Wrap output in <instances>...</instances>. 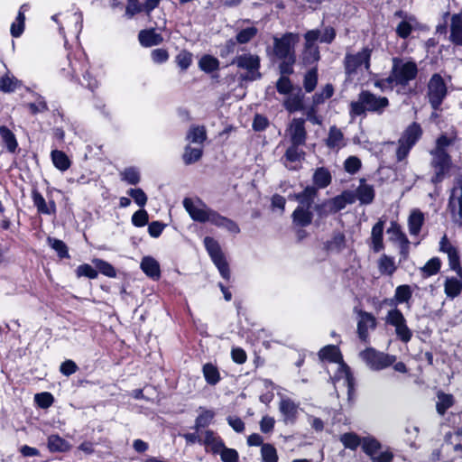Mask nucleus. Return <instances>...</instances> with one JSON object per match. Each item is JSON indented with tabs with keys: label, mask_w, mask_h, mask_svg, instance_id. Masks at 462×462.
Here are the masks:
<instances>
[{
	"label": "nucleus",
	"mask_w": 462,
	"mask_h": 462,
	"mask_svg": "<svg viewBox=\"0 0 462 462\" xmlns=\"http://www.w3.org/2000/svg\"><path fill=\"white\" fill-rule=\"evenodd\" d=\"M273 55L281 60L280 73L291 75L296 62V46L300 42V35L295 32H286L282 36H273Z\"/></svg>",
	"instance_id": "nucleus-1"
},
{
	"label": "nucleus",
	"mask_w": 462,
	"mask_h": 462,
	"mask_svg": "<svg viewBox=\"0 0 462 462\" xmlns=\"http://www.w3.org/2000/svg\"><path fill=\"white\" fill-rule=\"evenodd\" d=\"M457 139V133L451 131L450 133L442 134L436 140V146L430 152L432 155V167L435 173L432 177L434 183H439L443 180L446 174L448 172L451 165L450 157L447 152L448 147L455 144Z\"/></svg>",
	"instance_id": "nucleus-2"
},
{
	"label": "nucleus",
	"mask_w": 462,
	"mask_h": 462,
	"mask_svg": "<svg viewBox=\"0 0 462 462\" xmlns=\"http://www.w3.org/2000/svg\"><path fill=\"white\" fill-rule=\"evenodd\" d=\"M319 355L321 359L336 364L337 373L334 379L338 383L342 382L347 387V392L350 395L354 390V378L349 367L343 362L338 347L334 345L326 346L319 351Z\"/></svg>",
	"instance_id": "nucleus-3"
},
{
	"label": "nucleus",
	"mask_w": 462,
	"mask_h": 462,
	"mask_svg": "<svg viewBox=\"0 0 462 462\" xmlns=\"http://www.w3.org/2000/svg\"><path fill=\"white\" fill-rule=\"evenodd\" d=\"M373 49L364 47L356 53L347 52L344 59L346 74L350 80H358L364 72L370 70V60Z\"/></svg>",
	"instance_id": "nucleus-4"
},
{
	"label": "nucleus",
	"mask_w": 462,
	"mask_h": 462,
	"mask_svg": "<svg viewBox=\"0 0 462 462\" xmlns=\"http://www.w3.org/2000/svg\"><path fill=\"white\" fill-rule=\"evenodd\" d=\"M417 72L418 69L415 62L393 58L389 80H392L396 85H406L409 81L415 79Z\"/></svg>",
	"instance_id": "nucleus-5"
},
{
	"label": "nucleus",
	"mask_w": 462,
	"mask_h": 462,
	"mask_svg": "<svg viewBox=\"0 0 462 462\" xmlns=\"http://www.w3.org/2000/svg\"><path fill=\"white\" fill-rule=\"evenodd\" d=\"M360 357L366 365L375 371L389 367L396 361V356L368 347L360 353Z\"/></svg>",
	"instance_id": "nucleus-6"
},
{
	"label": "nucleus",
	"mask_w": 462,
	"mask_h": 462,
	"mask_svg": "<svg viewBox=\"0 0 462 462\" xmlns=\"http://www.w3.org/2000/svg\"><path fill=\"white\" fill-rule=\"evenodd\" d=\"M204 245L214 264L218 269L220 275L224 279L229 280L230 271L228 263L226 261L225 255L221 250L218 242L213 237L206 236L204 238Z\"/></svg>",
	"instance_id": "nucleus-7"
},
{
	"label": "nucleus",
	"mask_w": 462,
	"mask_h": 462,
	"mask_svg": "<svg viewBox=\"0 0 462 462\" xmlns=\"http://www.w3.org/2000/svg\"><path fill=\"white\" fill-rule=\"evenodd\" d=\"M232 64H236L238 68L246 70V75L244 77L245 79L256 80L260 79L259 72L260 58L258 55L252 53H245L236 56Z\"/></svg>",
	"instance_id": "nucleus-8"
},
{
	"label": "nucleus",
	"mask_w": 462,
	"mask_h": 462,
	"mask_svg": "<svg viewBox=\"0 0 462 462\" xmlns=\"http://www.w3.org/2000/svg\"><path fill=\"white\" fill-rule=\"evenodd\" d=\"M319 37V30H310L304 34L305 43L300 58L305 65L315 63L319 60V50L316 44Z\"/></svg>",
	"instance_id": "nucleus-9"
},
{
	"label": "nucleus",
	"mask_w": 462,
	"mask_h": 462,
	"mask_svg": "<svg viewBox=\"0 0 462 462\" xmlns=\"http://www.w3.org/2000/svg\"><path fill=\"white\" fill-rule=\"evenodd\" d=\"M447 95V87L439 74H434L428 84V97L433 109L437 110Z\"/></svg>",
	"instance_id": "nucleus-10"
},
{
	"label": "nucleus",
	"mask_w": 462,
	"mask_h": 462,
	"mask_svg": "<svg viewBox=\"0 0 462 462\" xmlns=\"http://www.w3.org/2000/svg\"><path fill=\"white\" fill-rule=\"evenodd\" d=\"M183 206L193 220L201 223L208 222L213 211L200 199H185Z\"/></svg>",
	"instance_id": "nucleus-11"
},
{
	"label": "nucleus",
	"mask_w": 462,
	"mask_h": 462,
	"mask_svg": "<svg viewBox=\"0 0 462 462\" xmlns=\"http://www.w3.org/2000/svg\"><path fill=\"white\" fill-rule=\"evenodd\" d=\"M458 187L451 191L448 208L450 209L453 221L462 226V177L459 179Z\"/></svg>",
	"instance_id": "nucleus-12"
},
{
	"label": "nucleus",
	"mask_w": 462,
	"mask_h": 462,
	"mask_svg": "<svg viewBox=\"0 0 462 462\" xmlns=\"http://www.w3.org/2000/svg\"><path fill=\"white\" fill-rule=\"evenodd\" d=\"M361 100L365 103L367 111L382 114L389 106V100L385 97H377L369 91L361 92Z\"/></svg>",
	"instance_id": "nucleus-13"
},
{
	"label": "nucleus",
	"mask_w": 462,
	"mask_h": 462,
	"mask_svg": "<svg viewBox=\"0 0 462 462\" xmlns=\"http://www.w3.org/2000/svg\"><path fill=\"white\" fill-rule=\"evenodd\" d=\"M376 328V319L369 312L360 311L357 321V334L359 338L367 342L369 338V331Z\"/></svg>",
	"instance_id": "nucleus-14"
},
{
	"label": "nucleus",
	"mask_w": 462,
	"mask_h": 462,
	"mask_svg": "<svg viewBox=\"0 0 462 462\" xmlns=\"http://www.w3.org/2000/svg\"><path fill=\"white\" fill-rule=\"evenodd\" d=\"M279 411L285 424L295 423L299 414V404L288 397H282Z\"/></svg>",
	"instance_id": "nucleus-15"
},
{
	"label": "nucleus",
	"mask_w": 462,
	"mask_h": 462,
	"mask_svg": "<svg viewBox=\"0 0 462 462\" xmlns=\"http://www.w3.org/2000/svg\"><path fill=\"white\" fill-rule=\"evenodd\" d=\"M304 123L301 118H294L290 124L287 133L292 144H304L307 134Z\"/></svg>",
	"instance_id": "nucleus-16"
},
{
	"label": "nucleus",
	"mask_w": 462,
	"mask_h": 462,
	"mask_svg": "<svg viewBox=\"0 0 462 462\" xmlns=\"http://www.w3.org/2000/svg\"><path fill=\"white\" fill-rule=\"evenodd\" d=\"M387 232L391 234V239L399 244L401 254L403 258H406L409 254L410 242L405 234L402 231L401 226L395 222H392Z\"/></svg>",
	"instance_id": "nucleus-17"
},
{
	"label": "nucleus",
	"mask_w": 462,
	"mask_h": 462,
	"mask_svg": "<svg viewBox=\"0 0 462 462\" xmlns=\"http://www.w3.org/2000/svg\"><path fill=\"white\" fill-rule=\"evenodd\" d=\"M317 195V188L308 186L301 192L291 195L290 199L297 200L299 203L298 207L311 208Z\"/></svg>",
	"instance_id": "nucleus-18"
},
{
	"label": "nucleus",
	"mask_w": 462,
	"mask_h": 462,
	"mask_svg": "<svg viewBox=\"0 0 462 462\" xmlns=\"http://www.w3.org/2000/svg\"><path fill=\"white\" fill-rule=\"evenodd\" d=\"M449 27L450 42L456 45L462 46V12L451 15Z\"/></svg>",
	"instance_id": "nucleus-19"
},
{
	"label": "nucleus",
	"mask_w": 462,
	"mask_h": 462,
	"mask_svg": "<svg viewBox=\"0 0 462 462\" xmlns=\"http://www.w3.org/2000/svg\"><path fill=\"white\" fill-rule=\"evenodd\" d=\"M33 205L41 214L53 215L56 212V205L53 200L46 202L43 196L37 190H33L32 194Z\"/></svg>",
	"instance_id": "nucleus-20"
},
{
	"label": "nucleus",
	"mask_w": 462,
	"mask_h": 462,
	"mask_svg": "<svg viewBox=\"0 0 462 462\" xmlns=\"http://www.w3.org/2000/svg\"><path fill=\"white\" fill-rule=\"evenodd\" d=\"M383 228L384 221L379 220L372 228L371 231V248L374 252L378 253L383 249Z\"/></svg>",
	"instance_id": "nucleus-21"
},
{
	"label": "nucleus",
	"mask_w": 462,
	"mask_h": 462,
	"mask_svg": "<svg viewBox=\"0 0 462 462\" xmlns=\"http://www.w3.org/2000/svg\"><path fill=\"white\" fill-rule=\"evenodd\" d=\"M141 269L147 276L153 280H158L161 276L160 264L151 256H145L142 259Z\"/></svg>",
	"instance_id": "nucleus-22"
},
{
	"label": "nucleus",
	"mask_w": 462,
	"mask_h": 462,
	"mask_svg": "<svg viewBox=\"0 0 462 462\" xmlns=\"http://www.w3.org/2000/svg\"><path fill=\"white\" fill-rule=\"evenodd\" d=\"M354 194L356 195V200H359L361 204H370L374 199L373 186L366 184L363 180Z\"/></svg>",
	"instance_id": "nucleus-23"
},
{
	"label": "nucleus",
	"mask_w": 462,
	"mask_h": 462,
	"mask_svg": "<svg viewBox=\"0 0 462 462\" xmlns=\"http://www.w3.org/2000/svg\"><path fill=\"white\" fill-rule=\"evenodd\" d=\"M202 444L205 445L207 450H210L214 454H217L225 445L220 437L212 430H206L204 432Z\"/></svg>",
	"instance_id": "nucleus-24"
},
{
	"label": "nucleus",
	"mask_w": 462,
	"mask_h": 462,
	"mask_svg": "<svg viewBox=\"0 0 462 462\" xmlns=\"http://www.w3.org/2000/svg\"><path fill=\"white\" fill-rule=\"evenodd\" d=\"M29 10V5L23 4L18 12L15 21L11 24L10 32L14 38L20 37L24 30L25 12Z\"/></svg>",
	"instance_id": "nucleus-25"
},
{
	"label": "nucleus",
	"mask_w": 462,
	"mask_h": 462,
	"mask_svg": "<svg viewBox=\"0 0 462 462\" xmlns=\"http://www.w3.org/2000/svg\"><path fill=\"white\" fill-rule=\"evenodd\" d=\"M138 38L141 45L144 47L159 45L163 41L162 36L153 29L141 31Z\"/></svg>",
	"instance_id": "nucleus-26"
},
{
	"label": "nucleus",
	"mask_w": 462,
	"mask_h": 462,
	"mask_svg": "<svg viewBox=\"0 0 462 462\" xmlns=\"http://www.w3.org/2000/svg\"><path fill=\"white\" fill-rule=\"evenodd\" d=\"M313 214L310 208L297 207L292 213V221L296 226H307L312 222Z\"/></svg>",
	"instance_id": "nucleus-27"
},
{
	"label": "nucleus",
	"mask_w": 462,
	"mask_h": 462,
	"mask_svg": "<svg viewBox=\"0 0 462 462\" xmlns=\"http://www.w3.org/2000/svg\"><path fill=\"white\" fill-rule=\"evenodd\" d=\"M335 213L346 208L347 204L356 202V195L353 191H344L342 194L329 199Z\"/></svg>",
	"instance_id": "nucleus-28"
},
{
	"label": "nucleus",
	"mask_w": 462,
	"mask_h": 462,
	"mask_svg": "<svg viewBox=\"0 0 462 462\" xmlns=\"http://www.w3.org/2000/svg\"><path fill=\"white\" fill-rule=\"evenodd\" d=\"M298 146L299 145L291 143V146H290L285 152L286 161L291 163V164H286V167L289 170L298 169L299 164L300 163L301 160L303 159L304 152L300 151Z\"/></svg>",
	"instance_id": "nucleus-29"
},
{
	"label": "nucleus",
	"mask_w": 462,
	"mask_h": 462,
	"mask_svg": "<svg viewBox=\"0 0 462 462\" xmlns=\"http://www.w3.org/2000/svg\"><path fill=\"white\" fill-rule=\"evenodd\" d=\"M422 134V130L420 125L417 123H413L407 127V129L402 134L400 140H402L404 143H408L413 146L416 142L420 138Z\"/></svg>",
	"instance_id": "nucleus-30"
},
{
	"label": "nucleus",
	"mask_w": 462,
	"mask_h": 462,
	"mask_svg": "<svg viewBox=\"0 0 462 462\" xmlns=\"http://www.w3.org/2000/svg\"><path fill=\"white\" fill-rule=\"evenodd\" d=\"M345 236L338 232L324 244V249L327 253H338L345 248Z\"/></svg>",
	"instance_id": "nucleus-31"
},
{
	"label": "nucleus",
	"mask_w": 462,
	"mask_h": 462,
	"mask_svg": "<svg viewBox=\"0 0 462 462\" xmlns=\"http://www.w3.org/2000/svg\"><path fill=\"white\" fill-rule=\"evenodd\" d=\"M455 401L452 394L438 392L436 410L439 415H444L448 409L453 406Z\"/></svg>",
	"instance_id": "nucleus-32"
},
{
	"label": "nucleus",
	"mask_w": 462,
	"mask_h": 462,
	"mask_svg": "<svg viewBox=\"0 0 462 462\" xmlns=\"http://www.w3.org/2000/svg\"><path fill=\"white\" fill-rule=\"evenodd\" d=\"M444 291L447 297L454 299L462 291V280L455 277H448L444 283Z\"/></svg>",
	"instance_id": "nucleus-33"
},
{
	"label": "nucleus",
	"mask_w": 462,
	"mask_h": 462,
	"mask_svg": "<svg viewBox=\"0 0 462 462\" xmlns=\"http://www.w3.org/2000/svg\"><path fill=\"white\" fill-rule=\"evenodd\" d=\"M424 222V216L420 210H413L408 219L409 232L411 236H417Z\"/></svg>",
	"instance_id": "nucleus-34"
},
{
	"label": "nucleus",
	"mask_w": 462,
	"mask_h": 462,
	"mask_svg": "<svg viewBox=\"0 0 462 462\" xmlns=\"http://www.w3.org/2000/svg\"><path fill=\"white\" fill-rule=\"evenodd\" d=\"M327 145L331 149H340L345 145L344 136L340 129L332 126L329 129L328 136L326 140Z\"/></svg>",
	"instance_id": "nucleus-35"
},
{
	"label": "nucleus",
	"mask_w": 462,
	"mask_h": 462,
	"mask_svg": "<svg viewBox=\"0 0 462 462\" xmlns=\"http://www.w3.org/2000/svg\"><path fill=\"white\" fill-rule=\"evenodd\" d=\"M48 448L51 452H66L70 449V444L59 435L53 434L48 438Z\"/></svg>",
	"instance_id": "nucleus-36"
},
{
	"label": "nucleus",
	"mask_w": 462,
	"mask_h": 462,
	"mask_svg": "<svg viewBox=\"0 0 462 462\" xmlns=\"http://www.w3.org/2000/svg\"><path fill=\"white\" fill-rule=\"evenodd\" d=\"M361 447L370 458L382 449L381 443L372 436L363 438Z\"/></svg>",
	"instance_id": "nucleus-37"
},
{
	"label": "nucleus",
	"mask_w": 462,
	"mask_h": 462,
	"mask_svg": "<svg viewBox=\"0 0 462 462\" xmlns=\"http://www.w3.org/2000/svg\"><path fill=\"white\" fill-rule=\"evenodd\" d=\"M285 108L292 113L303 109V95L300 92L290 95L283 103Z\"/></svg>",
	"instance_id": "nucleus-38"
},
{
	"label": "nucleus",
	"mask_w": 462,
	"mask_h": 462,
	"mask_svg": "<svg viewBox=\"0 0 462 462\" xmlns=\"http://www.w3.org/2000/svg\"><path fill=\"white\" fill-rule=\"evenodd\" d=\"M206 138V129L204 126L199 125L191 126L186 136L187 141L197 144H202Z\"/></svg>",
	"instance_id": "nucleus-39"
},
{
	"label": "nucleus",
	"mask_w": 462,
	"mask_h": 462,
	"mask_svg": "<svg viewBox=\"0 0 462 462\" xmlns=\"http://www.w3.org/2000/svg\"><path fill=\"white\" fill-rule=\"evenodd\" d=\"M313 182L319 189L326 188L331 182L330 172L323 167L318 168L313 175Z\"/></svg>",
	"instance_id": "nucleus-40"
},
{
	"label": "nucleus",
	"mask_w": 462,
	"mask_h": 462,
	"mask_svg": "<svg viewBox=\"0 0 462 462\" xmlns=\"http://www.w3.org/2000/svg\"><path fill=\"white\" fill-rule=\"evenodd\" d=\"M54 166L61 171H67L70 167V161L65 152L54 150L51 153Z\"/></svg>",
	"instance_id": "nucleus-41"
},
{
	"label": "nucleus",
	"mask_w": 462,
	"mask_h": 462,
	"mask_svg": "<svg viewBox=\"0 0 462 462\" xmlns=\"http://www.w3.org/2000/svg\"><path fill=\"white\" fill-rule=\"evenodd\" d=\"M378 269L382 274L392 275L396 270L394 259L383 254L378 260Z\"/></svg>",
	"instance_id": "nucleus-42"
},
{
	"label": "nucleus",
	"mask_w": 462,
	"mask_h": 462,
	"mask_svg": "<svg viewBox=\"0 0 462 462\" xmlns=\"http://www.w3.org/2000/svg\"><path fill=\"white\" fill-rule=\"evenodd\" d=\"M340 441L346 448H349L351 450H356L362 445V439L353 432L342 434L340 436Z\"/></svg>",
	"instance_id": "nucleus-43"
},
{
	"label": "nucleus",
	"mask_w": 462,
	"mask_h": 462,
	"mask_svg": "<svg viewBox=\"0 0 462 462\" xmlns=\"http://www.w3.org/2000/svg\"><path fill=\"white\" fill-rule=\"evenodd\" d=\"M441 267V261L438 257L430 259L423 267L420 268L423 277L427 278L437 274Z\"/></svg>",
	"instance_id": "nucleus-44"
},
{
	"label": "nucleus",
	"mask_w": 462,
	"mask_h": 462,
	"mask_svg": "<svg viewBox=\"0 0 462 462\" xmlns=\"http://www.w3.org/2000/svg\"><path fill=\"white\" fill-rule=\"evenodd\" d=\"M0 136L5 143L7 150L14 152L18 145L14 134L6 126H1Z\"/></svg>",
	"instance_id": "nucleus-45"
},
{
	"label": "nucleus",
	"mask_w": 462,
	"mask_h": 462,
	"mask_svg": "<svg viewBox=\"0 0 462 462\" xmlns=\"http://www.w3.org/2000/svg\"><path fill=\"white\" fill-rule=\"evenodd\" d=\"M199 66L201 70L209 73L218 69L219 61L217 58L211 55H204L199 60Z\"/></svg>",
	"instance_id": "nucleus-46"
},
{
	"label": "nucleus",
	"mask_w": 462,
	"mask_h": 462,
	"mask_svg": "<svg viewBox=\"0 0 462 462\" xmlns=\"http://www.w3.org/2000/svg\"><path fill=\"white\" fill-rule=\"evenodd\" d=\"M202 156L201 147H191L189 144L185 147L183 161L185 164H191L198 162Z\"/></svg>",
	"instance_id": "nucleus-47"
},
{
	"label": "nucleus",
	"mask_w": 462,
	"mask_h": 462,
	"mask_svg": "<svg viewBox=\"0 0 462 462\" xmlns=\"http://www.w3.org/2000/svg\"><path fill=\"white\" fill-rule=\"evenodd\" d=\"M121 180L130 185H136L140 181V172L134 167H129L120 172Z\"/></svg>",
	"instance_id": "nucleus-48"
},
{
	"label": "nucleus",
	"mask_w": 462,
	"mask_h": 462,
	"mask_svg": "<svg viewBox=\"0 0 462 462\" xmlns=\"http://www.w3.org/2000/svg\"><path fill=\"white\" fill-rule=\"evenodd\" d=\"M393 327H394L396 336L400 340H402L404 343H407L411 340L412 337V332L408 328L406 324V319H403L402 321L393 325Z\"/></svg>",
	"instance_id": "nucleus-49"
},
{
	"label": "nucleus",
	"mask_w": 462,
	"mask_h": 462,
	"mask_svg": "<svg viewBox=\"0 0 462 462\" xmlns=\"http://www.w3.org/2000/svg\"><path fill=\"white\" fill-rule=\"evenodd\" d=\"M92 263L95 264L97 269L105 276L109 278H115L116 276V271L112 264L102 260V259H93Z\"/></svg>",
	"instance_id": "nucleus-50"
},
{
	"label": "nucleus",
	"mask_w": 462,
	"mask_h": 462,
	"mask_svg": "<svg viewBox=\"0 0 462 462\" xmlns=\"http://www.w3.org/2000/svg\"><path fill=\"white\" fill-rule=\"evenodd\" d=\"M258 32V29L255 26H249L240 30L236 36V42L241 44L249 42Z\"/></svg>",
	"instance_id": "nucleus-51"
},
{
	"label": "nucleus",
	"mask_w": 462,
	"mask_h": 462,
	"mask_svg": "<svg viewBox=\"0 0 462 462\" xmlns=\"http://www.w3.org/2000/svg\"><path fill=\"white\" fill-rule=\"evenodd\" d=\"M203 374L208 383L216 384L220 380L218 370L211 364H206L203 366Z\"/></svg>",
	"instance_id": "nucleus-52"
},
{
	"label": "nucleus",
	"mask_w": 462,
	"mask_h": 462,
	"mask_svg": "<svg viewBox=\"0 0 462 462\" xmlns=\"http://www.w3.org/2000/svg\"><path fill=\"white\" fill-rule=\"evenodd\" d=\"M318 83V70L316 68L310 69L304 76L303 86L308 93L314 90Z\"/></svg>",
	"instance_id": "nucleus-53"
},
{
	"label": "nucleus",
	"mask_w": 462,
	"mask_h": 462,
	"mask_svg": "<svg viewBox=\"0 0 462 462\" xmlns=\"http://www.w3.org/2000/svg\"><path fill=\"white\" fill-rule=\"evenodd\" d=\"M411 297V291L409 285H400L396 288L394 299L391 301L396 303L407 302Z\"/></svg>",
	"instance_id": "nucleus-54"
},
{
	"label": "nucleus",
	"mask_w": 462,
	"mask_h": 462,
	"mask_svg": "<svg viewBox=\"0 0 462 462\" xmlns=\"http://www.w3.org/2000/svg\"><path fill=\"white\" fill-rule=\"evenodd\" d=\"M215 417V412L211 410H202L196 419L195 427L197 430L208 426Z\"/></svg>",
	"instance_id": "nucleus-55"
},
{
	"label": "nucleus",
	"mask_w": 462,
	"mask_h": 462,
	"mask_svg": "<svg viewBox=\"0 0 462 462\" xmlns=\"http://www.w3.org/2000/svg\"><path fill=\"white\" fill-rule=\"evenodd\" d=\"M261 455L264 462H278L276 448L272 444H263L261 448Z\"/></svg>",
	"instance_id": "nucleus-56"
},
{
	"label": "nucleus",
	"mask_w": 462,
	"mask_h": 462,
	"mask_svg": "<svg viewBox=\"0 0 462 462\" xmlns=\"http://www.w3.org/2000/svg\"><path fill=\"white\" fill-rule=\"evenodd\" d=\"M48 244L53 250H55L58 253L60 258L69 257L68 248L63 241L49 237Z\"/></svg>",
	"instance_id": "nucleus-57"
},
{
	"label": "nucleus",
	"mask_w": 462,
	"mask_h": 462,
	"mask_svg": "<svg viewBox=\"0 0 462 462\" xmlns=\"http://www.w3.org/2000/svg\"><path fill=\"white\" fill-rule=\"evenodd\" d=\"M78 278L87 277L88 279H96L98 275L97 271L88 263L80 264L76 269Z\"/></svg>",
	"instance_id": "nucleus-58"
},
{
	"label": "nucleus",
	"mask_w": 462,
	"mask_h": 462,
	"mask_svg": "<svg viewBox=\"0 0 462 462\" xmlns=\"http://www.w3.org/2000/svg\"><path fill=\"white\" fill-rule=\"evenodd\" d=\"M449 268L456 272L457 276L462 280V267L460 264V257L458 251H455L448 255Z\"/></svg>",
	"instance_id": "nucleus-59"
},
{
	"label": "nucleus",
	"mask_w": 462,
	"mask_h": 462,
	"mask_svg": "<svg viewBox=\"0 0 462 462\" xmlns=\"http://www.w3.org/2000/svg\"><path fill=\"white\" fill-rule=\"evenodd\" d=\"M18 81L8 75L0 78V90L4 92H13L16 89Z\"/></svg>",
	"instance_id": "nucleus-60"
},
{
	"label": "nucleus",
	"mask_w": 462,
	"mask_h": 462,
	"mask_svg": "<svg viewBox=\"0 0 462 462\" xmlns=\"http://www.w3.org/2000/svg\"><path fill=\"white\" fill-rule=\"evenodd\" d=\"M127 194L133 198L134 201L140 208H143L148 200V198L142 189H130Z\"/></svg>",
	"instance_id": "nucleus-61"
},
{
	"label": "nucleus",
	"mask_w": 462,
	"mask_h": 462,
	"mask_svg": "<svg viewBox=\"0 0 462 462\" xmlns=\"http://www.w3.org/2000/svg\"><path fill=\"white\" fill-rule=\"evenodd\" d=\"M413 19L410 18L409 20L402 21L398 24V26L396 27V33L399 37L405 39L411 34L413 29V25L411 23Z\"/></svg>",
	"instance_id": "nucleus-62"
},
{
	"label": "nucleus",
	"mask_w": 462,
	"mask_h": 462,
	"mask_svg": "<svg viewBox=\"0 0 462 462\" xmlns=\"http://www.w3.org/2000/svg\"><path fill=\"white\" fill-rule=\"evenodd\" d=\"M223 462H238V453L234 448H229L223 446L221 450L217 453Z\"/></svg>",
	"instance_id": "nucleus-63"
},
{
	"label": "nucleus",
	"mask_w": 462,
	"mask_h": 462,
	"mask_svg": "<svg viewBox=\"0 0 462 462\" xmlns=\"http://www.w3.org/2000/svg\"><path fill=\"white\" fill-rule=\"evenodd\" d=\"M394 457L393 452L390 448H382L370 459L372 462H393Z\"/></svg>",
	"instance_id": "nucleus-64"
}]
</instances>
